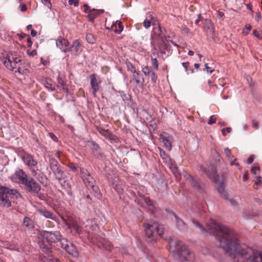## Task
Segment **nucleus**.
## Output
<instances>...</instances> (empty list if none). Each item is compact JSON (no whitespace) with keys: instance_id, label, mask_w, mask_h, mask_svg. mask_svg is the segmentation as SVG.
Returning a JSON list of instances; mask_svg holds the SVG:
<instances>
[{"instance_id":"f257e3e1","label":"nucleus","mask_w":262,"mask_h":262,"mask_svg":"<svg viewBox=\"0 0 262 262\" xmlns=\"http://www.w3.org/2000/svg\"><path fill=\"white\" fill-rule=\"evenodd\" d=\"M211 224L210 228L214 229V235L220 247L234 262H262V253L240 245L238 235L232 229L214 220L211 221Z\"/></svg>"},{"instance_id":"f03ea898","label":"nucleus","mask_w":262,"mask_h":262,"mask_svg":"<svg viewBox=\"0 0 262 262\" xmlns=\"http://www.w3.org/2000/svg\"><path fill=\"white\" fill-rule=\"evenodd\" d=\"M40 235L41 238L38 242L40 249L49 257L53 252L52 244L58 242L62 235L59 231H42Z\"/></svg>"},{"instance_id":"7ed1b4c3","label":"nucleus","mask_w":262,"mask_h":262,"mask_svg":"<svg viewBox=\"0 0 262 262\" xmlns=\"http://www.w3.org/2000/svg\"><path fill=\"white\" fill-rule=\"evenodd\" d=\"M169 249L173 253H177L182 261H192L194 256L181 241L171 239L169 242Z\"/></svg>"},{"instance_id":"20e7f679","label":"nucleus","mask_w":262,"mask_h":262,"mask_svg":"<svg viewBox=\"0 0 262 262\" xmlns=\"http://www.w3.org/2000/svg\"><path fill=\"white\" fill-rule=\"evenodd\" d=\"M81 177L83 183L92 193L94 196L98 199L102 198V194L99 187L95 185L96 181L91 176L90 173L85 169L81 168L80 169Z\"/></svg>"},{"instance_id":"39448f33","label":"nucleus","mask_w":262,"mask_h":262,"mask_svg":"<svg viewBox=\"0 0 262 262\" xmlns=\"http://www.w3.org/2000/svg\"><path fill=\"white\" fill-rule=\"evenodd\" d=\"M145 235L147 236V241L149 242H156L158 236L161 237L164 234V230L162 226H160L156 222L151 224H145Z\"/></svg>"},{"instance_id":"423d86ee","label":"nucleus","mask_w":262,"mask_h":262,"mask_svg":"<svg viewBox=\"0 0 262 262\" xmlns=\"http://www.w3.org/2000/svg\"><path fill=\"white\" fill-rule=\"evenodd\" d=\"M50 168L53 172L56 179L62 186H65L68 182V177L64 171L62 169L61 166L57 161L54 158L49 160Z\"/></svg>"},{"instance_id":"0eeeda50","label":"nucleus","mask_w":262,"mask_h":262,"mask_svg":"<svg viewBox=\"0 0 262 262\" xmlns=\"http://www.w3.org/2000/svg\"><path fill=\"white\" fill-rule=\"evenodd\" d=\"M21 62V59L11 52L7 54V56L3 61L4 64L7 68L11 71H14L15 73L18 72L21 74L24 71L22 70L19 66Z\"/></svg>"},{"instance_id":"6e6552de","label":"nucleus","mask_w":262,"mask_h":262,"mask_svg":"<svg viewBox=\"0 0 262 262\" xmlns=\"http://www.w3.org/2000/svg\"><path fill=\"white\" fill-rule=\"evenodd\" d=\"M25 189L31 194H37L41 190V186L32 177H29L27 179L23 180V184Z\"/></svg>"},{"instance_id":"1a4fd4ad","label":"nucleus","mask_w":262,"mask_h":262,"mask_svg":"<svg viewBox=\"0 0 262 262\" xmlns=\"http://www.w3.org/2000/svg\"><path fill=\"white\" fill-rule=\"evenodd\" d=\"M8 192L0 193V205L8 208L11 206V203L9 200V197L15 195L17 191L15 189H9L7 187Z\"/></svg>"},{"instance_id":"9d476101","label":"nucleus","mask_w":262,"mask_h":262,"mask_svg":"<svg viewBox=\"0 0 262 262\" xmlns=\"http://www.w3.org/2000/svg\"><path fill=\"white\" fill-rule=\"evenodd\" d=\"M90 78L93 95L94 97H96L97 96V92L100 90L101 80L100 78L95 74H91Z\"/></svg>"},{"instance_id":"9b49d317","label":"nucleus","mask_w":262,"mask_h":262,"mask_svg":"<svg viewBox=\"0 0 262 262\" xmlns=\"http://www.w3.org/2000/svg\"><path fill=\"white\" fill-rule=\"evenodd\" d=\"M19 155L24 163L28 167H34L37 165L38 162L34 159L32 155L27 153L25 150L21 151Z\"/></svg>"},{"instance_id":"f8f14e48","label":"nucleus","mask_w":262,"mask_h":262,"mask_svg":"<svg viewBox=\"0 0 262 262\" xmlns=\"http://www.w3.org/2000/svg\"><path fill=\"white\" fill-rule=\"evenodd\" d=\"M32 174L43 186L47 187L49 185V180L46 174L39 169H32Z\"/></svg>"},{"instance_id":"ddd939ff","label":"nucleus","mask_w":262,"mask_h":262,"mask_svg":"<svg viewBox=\"0 0 262 262\" xmlns=\"http://www.w3.org/2000/svg\"><path fill=\"white\" fill-rule=\"evenodd\" d=\"M59 242H60L61 247L64 249L69 254L74 255L76 253L75 247L67 239L62 237Z\"/></svg>"},{"instance_id":"4468645a","label":"nucleus","mask_w":262,"mask_h":262,"mask_svg":"<svg viewBox=\"0 0 262 262\" xmlns=\"http://www.w3.org/2000/svg\"><path fill=\"white\" fill-rule=\"evenodd\" d=\"M160 140L163 143L165 148L168 150H171L172 143L173 142L172 136L169 135L166 132H163L160 135Z\"/></svg>"},{"instance_id":"2eb2a0df","label":"nucleus","mask_w":262,"mask_h":262,"mask_svg":"<svg viewBox=\"0 0 262 262\" xmlns=\"http://www.w3.org/2000/svg\"><path fill=\"white\" fill-rule=\"evenodd\" d=\"M63 221H64L65 224L71 230L75 231L77 234H81L82 233V227L79 226L76 222L73 221L69 217L68 219H66L63 217L62 218Z\"/></svg>"},{"instance_id":"dca6fc26","label":"nucleus","mask_w":262,"mask_h":262,"mask_svg":"<svg viewBox=\"0 0 262 262\" xmlns=\"http://www.w3.org/2000/svg\"><path fill=\"white\" fill-rule=\"evenodd\" d=\"M36 211L40 215L47 219H51L55 221L57 220V216L51 211L47 210L46 208H38L36 209Z\"/></svg>"},{"instance_id":"f3484780","label":"nucleus","mask_w":262,"mask_h":262,"mask_svg":"<svg viewBox=\"0 0 262 262\" xmlns=\"http://www.w3.org/2000/svg\"><path fill=\"white\" fill-rule=\"evenodd\" d=\"M171 214L174 216L176 219V226L177 228L183 232H186L188 230V226L185 222L180 218L174 212L172 211Z\"/></svg>"},{"instance_id":"a211bd4d","label":"nucleus","mask_w":262,"mask_h":262,"mask_svg":"<svg viewBox=\"0 0 262 262\" xmlns=\"http://www.w3.org/2000/svg\"><path fill=\"white\" fill-rule=\"evenodd\" d=\"M56 44L57 47L59 48L61 51L64 52H68L70 42L67 39L60 36L57 39Z\"/></svg>"},{"instance_id":"6ab92c4d","label":"nucleus","mask_w":262,"mask_h":262,"mask_svg":"<svg viewBox=\"0 0 262 262\" xmlns=\"http://www.w3.org/2000/svg\"><path fill=\"white\" fill-rule=\"evenodd\" d=\"M216 183V189L220 195L225 200H228V194L226 190V185L223 180Z\"/></svg>"},{"instance_id":"aec40b11","label":"nucleus","mask_w":262,"mask_h":262,"mask_svg":"<svg viewBox=\"0 0 262 262\" xmlns=\"http://www.w3.org/2000/svg\"><path fill=\"white\" fill-rule=\"evenodd\" d=\"M130 189L134 195H135L137 192L140 197L142 198H144V195L146 191V188L144 186L134 185L131 186Z\"/></svg>"},{"instance_id":"412c9836","label":"nucleus","mask_w":262,"mask_h":262,"mask_svg":"<svg viewBox=\"0 0 262 262\" xmlns=\"http://www.w3.org/2000/svg\"><path fill=\"white\" fill-rule=\"evenodd\" d=\"M202 170L207 174V177L212 179L215 183H217L219 179V176L217 174L215 167H212L210 169H206L205 167H202Z\"/></svg>"},{"instance_id":"4be33fe9","label":"nucleus","mask_w":262,"mask_h":262,"mask_svg":"<svg viewBox=\"0 0 262 262\" xmlns=\"http://www.w3.org/2000/svg\"><path fill=\"white\" fill-rule=\"evenodd\" d=\"M187 181L190 184L191 186L197 190H203L200 182L190 174L185 176Z\"/></svg>"},{"instance_id":"5701e85b","label":"nucleus","mask_w":262,"mask_h":262,"mask_svg":"<svg viewBox=\"0 0 262 262\" xmlns=\"http://www.w3.org/2000/svg\"><path fill=\"white\" fill-rule=\"evenodd\" d=\"M81 44L78 39L75 40L72 43V45L68 48V52H71L75 55H78L79 53L80 48Z\"/></svg>"},{"instance_id":"b1692460","label":"nucleus","mask_w":262,"mask_h":262,"mask_svg":"<svg viewBox=\"0 0 262 262\" xmlns=\"http://www.w3.org/2000/svg\"><path fill=\"white\" fill-rule=\"evenodd\" d=\"M99 133L105 138L112 141H116L117 137L111 132L108 129H104L103 128H99L98 129Z\"/></svg>"},{"instance_id":"393cba45","label":"nucleus","mask_w":262,"mask_h":262,"mask_svg":"<svg viewBox=\"0 0 262 262\" xmlns=\"http://www.w3.org/2000/svg\"><path fill=\"white\" fill-rule=\"evenodd\" d=\"M104 10L102 9H92V11L88 14V17L90 21L93 22L95 18L98 16L99 14L104 13Z\"/></svg>"},{"instance_id":"a878e982","label":"nucleus","mask_w":262,"mask_h":262,"mask_svg":"<svg viewBox=\"0 0 262 262\" xmlns=\"http://www.w3.org/2000/svg\"><path fill=\"white\" fill-rule=\"evenodd\" d=\"M111 28L114 30L115 32L117 34H120L123 30V26L120 20H117L116 24L112 25Z\"/></svg>"},{"instance_id":"bb28decb","label":"nucleus","mask_w":262,"mask_h":262,"mask_svg":"<svg viewBox=\"0 0 262 262\" xmlns=\"http://www.w3.org/2000/svg\"><path fill=\"white\" fill-rule=\"evenodd\" d=\"M15 174L18 178L19 183L23 184V180L24 179H27L29 178V176L22 169H20L15 172Z\"/></svg>"},{"instance_id":"cd10ccee","label":"nucleus","mask_w":262,"mask_h":262,"mask_svg":"<svg viewBox=\"0 0 262 262\" xmlns=\"http://www.w3.org/2000/svg\"><path fill=\"white\" fill-rule=\"evenodd\" d=\"M170 168L173 172L178 180H180L181 178V174L179 171L178 167L175 164H171Z\"/></svg>"},{"instance_id":"c85d7f7f","label":"nucleus","mask_w":262,"mask_h":262,"mask_svg":"<svg viewBox=\"0 0 262 262\" xmlns=\"http://www.w3.org/2000/svg\"><path fill=\"white\" fill-rule=\"evenodd\" d=\"M57 81L58 84L62 87V90L64 92L68 93L69 92V89L68 85L66 84V81L64 80V78L60 76H58Z\"/></svg>"},{"instance_id":"c756f323","label":"nucleus","mask_w":262,"mask_h":262,"mask_svg":"<svg viewBox=\"0 0 262 262\" xmlns=\"http://www.w3.org/2000/svg\"><path fill=\"white\" fill-rule=\"evenodd\" d=\"M170 46L168 42L163 41L159 46L160 52L163 54L166 53V51L170 50Z\"/></svg>"},{"instance_id":"7c9ffc66","label":"nucleus","mask_w":262,"mask_h":262,"mask_svg":"<svg viewBox=\"0 0 262 262\" xmlns=\"http://www.w3.org/2000/svg\"><path fill=\"white\" fill-rule=\"evenodd\" d=\"M113 188L119 194H122L123 193V189L122 187V183L121 182H119L116 184L113 183Z\"/></svg>"},{"instance_id":"2f4dec72","label":"nucleus","mask_w":262,"mask_h":262,"mask_svg":"<svg viewBox=\"0 0 262 262\" xmlns=\"http://www.w3.org/2000/svg\"><path fill=\"white\" fill-rule=\"evenodd\" d=\"M159 149L160 156L163 159V162L168 163L170 160L169 157L163 149H162L161 148H159Z\"/></svg>"},{"instance_id":"473e14b6","label":"nucleus","mask_w":262,"mask_h":262,"mask_svg":"<svg viewBox=\"0 0 262 262\" xmlns=\"http://www.w3.org/2000/svg\"><path fill=\"white\" fill-rule=\"evenodd\" d=\"M23 224L26 227H30L32 226L33 221L30 218L28 217H25L23 221Z\"/></svg>"},{"instance_id":"72a5a7b5","label":"nucleus","mask_w":262,"mask_h":262,"mask_svg":"<svg viewBox=\"0 0 262 262\" xmlns=\"http://www.w3.org/2000/svg\"><path fill=\"white\" fill-rule=\"evenodd\" d=\"M149 19L146 18L143 22V26L145 28H148L151 25V21L153 19L152 16L150 14L148 16Z\"/></svg>"},{"instance_id":"f704fd0d","label":"nucleus","mask_w":262,"mask_h":262,"mask_svg":"<svg viewBox=\"0 0 262 262\" xmlns=\"http://www.w3.org/2000/svg\"><path fill=\"white\" fill-rule=\"evenodd\" d=\"M86 40L88 43L93 44L95 42V38L92 34L89 33L86 35Z\"/></svg>"},{"instance_id":"c9c22d12","label":"nucleus","mask_w":262,"mask_h":262,"mask_svg":"<svg viewBox=\"0 0 262 262\" xmlns=\"http://www.w3.org/2000/svg\"><path fill=\"white\" fill-rule=\"evenodd\" d=\"M126 64L128 70H129L133 73H136L135 67L130 61H126Z\"/></svg>"},{"instance_id":"e433bc0d","label":"nucleus","mask_w":262,"mask_h":262,"mask_svg":"<svg viewBox=\"0 0 262 262\" xmlns=\"http://www.w3.org/2000/svg\"><path fill=\"white\" fill-rule=\"evenodd\" d=\"M133 79L135 80L137 84H139L140 83V75L139 72L136 71V73H133Z\"/></svg>"},{"instance_id":"4c0bfd02","label":"nucleus","mask_w":262,"mask_h":262,"mask_svg":"<svg viewBox=\"0 0 262 262\" xmlns=\"http://www.w3.org/2000/svg\"><path fill=\"white\" fill-rule=\"evenodd\" d=\"M224 152H225V154L226 156L229 160H230L231 159H233V157L231 156V153L230 149H229L228 148H225L224 149Z\"/></svg>"},{"instance_id":"58836bf2","label":"nucleus","mask_w":262,"mask_h":262,"mask_svg":"<svg viewBox=\"0 0 262 262\" xmlns=\"http://www.w3.org/2000/svg\"><path fill=\"white\" fill-rule=\"evenodd\" d=\"M257 181L255 182L253 185V187L255 189H257V187H255V185H261L262 184V177L261 176L257 177Z\"/></svg>"},{"instance_id":"ea45409f","label":"nucleus","mask_w":262,"mask_h":262,"mask_svg":"<svg viewBox=\"0 0 262 262\" xmlns=\"http://www.w3.org/2000/svg\"><path fill=\"white\" fill-rule=\"evenodd\" d=\"M142 72L145 76H149L152 71H150L149 67L146 66L142 69Z\"/></svg>"},{"instance_id":"a19ab883","label":"nucleus","mask_w":262,"mask_h":262,"mask_svg":"<svg viewBox=\"0 0 262 262\" xmlns=\"http://www.w3.org/2000/svg\"><path fill=\"white\" fill-rule=\"evenodd\" d=\"M67 166L74 172L77 171V167L73 163H69Z\"/></svg>"},{"instance_id":"79ce46f5","label":"nucleus","mask_w":262,"mask_h":262,"mask_svg":"<svg viewBox=\"0 0 262 262\" xmlns=\"http://www.w3.org/2000/svg\"><path fill=\"white\" fill-rule=\"evenodd\" d=\"M92 146L91 147V149L93 152L97 151L99 150L100 147H99V145L97 144H96L95 142L92 141Z\"/></svg>"},{"instance_id":"37998d69","label":"nucleus","mask_w":262,"mask_h":262,"mask_svg":"<svg viewBox=\"0 0 262 262\" xmlns=\"http://www.w3.org/2000/svg\"><path fill=\"white\" fill-rule=\"evenodd\" d=\"M192 222L194 226L200 228L202 231H204L205 230L204 228L198 221L193 220Z\"/></svg>"},{"instance_id":"c03bdc74","label":"nucleus","mask_w":262,"mask_h":262,"mask_svg":"<svg viewBox=\"0 0 262 262\" xmlns=\"http://www.w3.org/2000/svg\"><path fill=\"white\" fill-rule=\"evenodd\" d=\"M45 86L46 88L48 89H50L52 91H54L55 90V88L54 86H53L51 84L49 83L48 80H47L45 83Z\"/></svg>"},{"instance_id":"a18cd8bd","label":"nucleus","mask_w":262,"mask_h":262,"mask_svg":"<svg viewBox=\"0 0 262 262\" xmlns=\"http://www.w3.org/2000/svg\"><path fill=\"white\" fill-rule=\"evenodd\" d=\"M150 78H151V80L153 83H156L157 80V75L153 71L150 73Z\"/></svg>"},{"instance_id":"49530a36","label":"nucleus","mask_w":262,"mask_h":262,"mask_svg":"<svg viewBox=\"0 0 262 262\" xmlns=\"http://www.w3.org/2000/svg\"><path fill=\"white\" fill-rule=\"evenodd\" d=\"M33 195L37 196L39 200L42 201L45 200L46 198V195L43 193L40 192V191L37 194H35Z\"/></svg>"},{"instance_id":"de8ad7c7","label":"nucleus","mask_w":262,"mask_h":262,"mask_svg":"<svg viewBox=\"0 0 262 262\" xmlns=\"http://www.w3.org/2000/svg\"><path fill=\"white\" fill-rule=\"evenodd\" d=\"M216 118L215 115H212L209 118V120L208 121V124H212L216 122Z\"/></svg>"},{"instance_id":"09e8293b","label":"nucleus","mask_w":262,"mask_h":262,"mask_svg":"<svg viewBox=\"0 0 262 262\" xmlns=\"http://www.w3.org/2000/svg\"><path fill=\"white\" fill-rule=\"evenodd\" d=\"M231 128L229 127H226V128H223L222 129V135L224 136H226L227 133H230L231 132Z\"/></svg>"},{"instance_id":"8fccbe9b","label":"nucleus","mask_w":262,"mask_h":262,"mask_svg":"<svg viewBox=\"0 0 262 262\" xmlns=\"http://www.w3.org/2000/svg\"><path fill=\"white\" fill-rule=\"evenodd\" d=\"M152 66L157 70L158 69V62L156 58L151 57Z\"/></svg>"},{"instance_id":"3c124183","label":"nucleus","mask_w":262,"mask_h":262,"mask_svg":"<svg viewBox=\"0 0 262 262\" xmlns=\"http://www.w3.org/2000/svg\"><path fill=\"white\" fill-rule=\"evenodd\" d=\"M204 24L205 27H206L208 29H209L212 26L211 21L208 19H205L204 20Z\"/></svg>"},{"instance_id":"603ef678","label":"nucleus","mask_w":262,"mask_h":262,"mask_svg":"<svg viewBox=\"0 0 262 262\" xmlns=\"http://www.w3.org/2000/svg\"><path fill=\"white\" fill-rule=\"evenodd\" d=\"M83 7L84 8V12L87 13L88 14L92 11V9H91L90 7L88 6V4H84L83 5Z\"/></svg>"},{"instance_id":"864d4df0","label":"nucleus","mask_w":262,"mask_h":262,"mask_svg":"<svg viewBox=\"0 0 262 262\" xmlns=\"http://www.w3.org/2000/svg\"><path fill=\"white\" fill-rule=\"evenodd\" d=\"M69 4L70 5H74V6L77 7L79 4L78 0H69Z\"/></svg>"},{"instance_id":"5fc2aeb1","label":"nucleus","mask_w":262,"mask_h":262,"mask_svg":"<svg viewBox=\"0 0 262 262\" xmlns=\"http://www.w3.org/2000/svg\"><path fill=\"white\" fill-rule=\"evenodd\" d=\"M50 137L55 142H57L58 141V138L53 133H49Z\"/></svg>"},{"instance_id":"6e6d98bb","label":"nucleus","mask_w":262,"mask_h":262,"mask_svg":"<svg viewBox=\"0 0 262 262\" xmlns=\"http://www.w3.org/2000/svg\"><path fill=\"white\" fill-rule=\"evenodd\" d=\"M257 170H260L259 166H253L251 169V172L254 174H256V171Z\"/></svg>"},{"instance_id":"4d7b16f0","label":"nucleus","mask_w":262,"mask_h":262,"mask_svg":"<svg viewBox=\"0 0 262 262\" xmlns=\"http://www.w3.org/2000/svg\"><path fill=\"white\" fill-rule=\"evenodd\" d=\"M252 126L255 129H257L259 128L258 122L254 120H252Z\"/></svg>"},{"instance_id":"13d9d810","label":"nucleus","mask_w":262,"mask_h":262,"mask_svg":"<svg viewBox=\"0 0 262 262\" xmlns=\"http://www.w3.org/2000/svg\"><path fill=\"white\" fill-rule=\"evenodd\" d=\"M27 52L28 55L31 56H34L37 54V51L36 50H33L31 51L28 50Z\"/></svg>"},{"instance_id":"bf43d9fd","label":"nucleus","mask_w":262,"mask_h":262,"mask_svg":"<svg viewBox=\"0 0 262 262\" xmlns=\"http://www.w3.org/2000/svg\"><path fill=\"white\" fill-rule=\"evenodd\" d=\"M205 69L207 71L208 73H212L213 71H214V69L210 70L211 68H210L207 63H205L204 65Z\"/></svg>"},{"instance_id":"052dcab7","label":"nucleus","mask_w":262,"mask_h":262,"mask_svg":"<svg viewBox=\"0 0 262 262\" xmlns=\"http://www.w3.org/2000/svg\"><path fill=\"white\" fill-rule=\"evenodd\" d=\"M230 160V165L231 166L235 165L236 166H238L239 165V163L236 162L237 160L235 158L233 160H232V159H231Z\"/></svg>"},{"instance_id":"680f3d73","label":"nucleus","mask_w":262,"mask_h":262,"mask_svg":"<svg viewBox=\"0 0 262 262\" xmlns=\"http://www.w3.org/2000/svg\"><path fill=\"white\" fill-rule=\"evenodd\" d=\"M6 192H8V189H7V187H5V186H0V193H5Z\"/></svg>"},{"instance_id":"e2e57ef3","label":"nucleus","mask_w":262,"mask_h":262,"mask_svg":"<svg viewBox=\"0 0 262 262\" xmlns=\"http://www.w3.org/2000/svg\"><path fill=\"white\" fill-rule=\"evenodd\" d=\"M144 201L146 204L148 206H151L152 205V201L148 198H145Z\"/></svg>"},{"instance_id":"0e129e2a","label":"nucleus","mask_w":262,"mask_h":262,"mask_svg":"<svg viewBox=\"0 0 262 262\" xmlns=\"http://www.w3.org/2000/svg\"><path fill=\"white\" fill-rule=\"evenodd\" d=\"M254 160V158L252 155L250 156L247 159V163L250 164L252 163Z\"/></svg>"},{"instance_id":"69168bd1","label":"nucleus","mask_w":262,"mask_h":262,"mask_svg":"<svg viewBox=\"0 0 262 262\" xmlns=\"http://www.w3.org/2000/svg\"><path fill=\"white\" fill-rule=\"evenodd\" d=\"M182 66L185 68V71L187 72L188 71V68L189 67V62H186L182 63Z\"/></svg>"},{"instance_id":"338daca9","label":"nucleus","mask_w":262,"mask_h":262,"mask_svg":"<svg viewBox=\"0 0 262 262\" xmlns=\"http://www.w3.org/2000/svg\"><path fill=\"white\" fill-rule=\"evenodd\" d=\"M27 43L29 47H31L32 45V41L31 40V37L29 36V35H28V38H27Z\"/></svg>"},{"instance_id":"774afa93","label":"nucleus","mask_w":262,"mask_h":262,"mask_svg":"<svg viewBox=\"0 0 262 262\" xmlns=\"http://www.w3.org/2000/svg\"><path fill=\"white\" fill-rule=\"evenodd\" d=\"M17 35L18 36L19 39L20 40L23 39L24 38H25L27 36H28V35L24 33H21L20 34H17Z\"/></svg>"}]
</instances>
